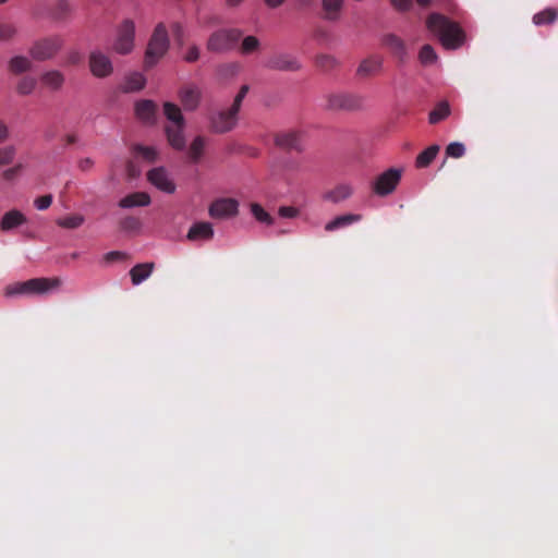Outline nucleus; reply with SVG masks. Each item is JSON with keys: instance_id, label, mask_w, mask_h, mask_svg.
<instances>
[{"instance_id": "obj_1", "label": "nucleus", "mask_w": 558, "mask_h": 558, "mask_svg": "<svg viewBox=\"0 0 558 558\" xmlns=\"http://www.w3.org/2000/svg\"><path fill=\"white\" fill-rule=\"evenodd\" d=\"M426 26L446 49H457L463 44V31L445 15L432 13L426 20Z\"/></svg>"}, {"instance_id": "obj_2", "label": "nucleus", "mask_w": 558, "mask_h": 558, "mask_svg": "<svg viewBox=\"0 0 558 558\" xmlns=\"http://www.w3.org/2000/svg\"><path fill=\"white\" fill-rule=\"evenodd\" d=\"M61 281L58 278H34L26 281H19L5 287V296L17 295H44L52 289L58 288Z\"/></svg>"}, {"instance_id": "obj_3", "label": "nucleus", "mask_w": 558, "mask_h": 558, "mask_svg": "<svg viewBox=\"0 0 558 558\" xmlns=\"http://www.w3.org/2000/svg\"><path fill=\"white\" fill-rule=\"evenodd\" d=\"M169 49V36L163 23L157 24L148 41L144 65L146 69L155 66Z\"/></svg>"}, {"instance_id": "obj_4", "label": "nucleus", "mask_w": 558, "mask_h": 558, "mask_svg": "<svg viewBox=\"0 0 558 558\" xmlns=\"http://www.w3.org/2000/svg\"><path fill=\"white\" fill-rule=\"evenodd\" d=\"M242 33L239 29H219L214 32L207 40V50L215 53L227 52L235 47Z\"/></svg>"}, {"instance_id": "obj_5", "label": "nucleus", "mask_w": 558, "mask_h": 558, "mask_svg": "<svg viewBox=\"0 0 558 558\" xmlns=\"http://www.w3.org/2000/svg\"><path fill=\"white\" fill-rule=\"evenodd\" d=\"M62 46V37H46L34 43V45L29 49V54L36 61L50 60L60 51Z\"/></svg>"}, {"instance_id": "obj_6", "label": "nucleus", "mask_w": 558, "mask_h": 558, "mask_svg": "<svg viewBox=\"0 0 558 558\" xmlns=\"http://www.w3.org/2000/svg\"><path fill=\"white\" fill-rule=\"evenodd\" d=\"M401 177V169L390 168L376 178L372 184V190L378 196H387L396 190L400 183Z\"/></svg>"}, {"instance_id": "obj_7", "label": "nucleus", "mask_w": 558, "mask_h": 558, "mask_svg": "<svg viewBox=\"0 0 558 558\" xmlns=\"http://www.w3.org/2000/svg\"><path fill=\"white\" fill-rule=\"evenodd\" d=\"M135 38V24L132 20H124L118 27L113 50L120 54H128L133 50Z\"/></svg>"}, {"instance_id": "obj_8", "label": "nucleus", "mask_w": 558, "mask_h": 558, "mask_svg": "<svg viewBox=\"0 0 558 558\" xmlns=\"http://www.w3.org/2000/svg\"><path fill=\"white\" fill-rule=\"evenodd\" d=\"M364 98L356 94L338 93L327 97V108L330 110L354 111L363 108Z\"/></svg>"}, {"instance_id": "obj_9", "label": "nucleus", "mask_w": 558, "mask_h": 558, "mask_svg": "<svg viewBox=\"0 0 558 558\" xmlns=\"http://www.w3.org/2000/svg\"><path fill=\"white\" fill-rule=\"evenodd\" d=\"M239 111L230 107L210 117V128L214 133L223 134L232 131L238 123Z\"/></svg>"}, {"instance_id": "obj_10", "label": "nucleus", "mask_w": 558, "mask_h": 558, "mask_svg": "<svg viewBox=\"0 0 558 558\" xmlns=\"http://www.w3.org/2000/svg\"><path fill=\"white\" fill-rule=\"evenodd\" d=\"M178 98L185 111H195L202 100V89L194 83H186L178 90Z\"/></svg>"}, {"instance_id": "obj_11", "label": "nucleus", "mask_w": 558, "mask_h": 558, "mask_svg": "<svg viewBox=\"0 0 558 558\" xmlns=\"http://www.w3.org/2000/svg\"><path fill=\"white\" fill-rule=\"evenodd\" d=\"M265 66L274 71L296 72L302 69V63L293 54L276 53L266 61Z\"/></svg>"}, {"instance_id": "obj_12", "label": "nucleus", "mask_w": 558, "mask_h": 558, "mask_svg": "<svg viewBox=\"0 0 558 558\" xmlns=\"http://www.w3.org/2000/svg\"><path fill=\"white\" fill-rule=\"evenodd\" d=\"M209 216L215 219H226L238 215L239 203L234 198H218L208 209Z\"/></svg>"}, {"instance_id": "obj_13", "label": "nucleus", "mask_w": 558, "mask_h": 558, "mask_svg": "<svg viewBox=\"0 0 558 558\" xmlns=\"http://www.w3.org/2000/svg\"><path fill=\"white\" fill-rule=\"evenodd\" d=\"M89 69L92 74L99 78L109 76L113 71L111 60L101 51L90 52Z\"/></svg>"}, {"instance_id": "obj_14", "label": "nucleus", "mask_w": 558, "mask_h": 558, "mask_svg": "<svg viewBox=\"0 0 558 558\" xmlns=\"http://www.w3.org/2000/svg\"><path fill=\"white\" fill-rule=\"evenodd\" d=\"M275 144L284 150L302 151V133L295 130L279 132L275 135Z\"/></svg>"}, {"instance_id": "obj_15", "label": "nucleus", "mask_w": 558, "mask_h": 558, "mask_svg": "<svg viewBox=\"0 0 558 558\" xmlns=\"http://www.w3.org/2000/svg\"><path fill=\"white\" fill-rule=\"evenodd\" d=\"M147 180L158 190L165 193H173L175 184L169 178L167 170L163 167L154 168L147 173Z\"/></svg>"}, {"instance_id": "obj_16", "label": "nucleus", "mask_w": 558, "mask_h": 558, "mask_svg": "<svg viewBox=\"0 0 558 558\" xmlns=\"http://www.w3.org/2000/svg\"><path fill=\"white\" fill-rule=\"evenodd\" d=\"M383 46L390 50V52L403 63L408 59V50L405 43L395 34H387L381 39Z\"/></svg>"}, {"instance_id": "obj_17", "label": "nucleus", "mask_w": 558, "mask_h": 558, "mask_svg": "<svg viewBox=\"0 0 558 558\" xmlns=\"http://www.w3.org/2000/svg\"><path fill=\"white\" fill-rule=\"evenodd\" d=\"M381 68L383 58L379 56H369L360 62L356 69V75L361 78L374 76L381 71Z\"/></svg>"}, {"instance_id": "obj_18", "label": "nucleus", "mask_w": 558, "mask_h": 558, "mask_svg": "<svg viewBox=\"0 0 558 558\" xmlns=\"http://www.w3.org/2000/svg\"><path fill=\"white\" fill-rule=\"evenodd\" d=\"M40 82L47 89L51 92H58L63 87L65 83V76L59 70H49L40 75Z\"/></svg>"}, {"instance_id": "obj_19", "label": "nucleus", "mask_w": 558, "mask_h": 558, "mask_svg": "<svg viewBox=\"0 0 558 558\" xmlns=\"http://www.w3.org/2000/svg\"><path fill=\"white\" fill-rule=\"evenodd\" d=\"M184 128L185 124H178L167 125L165 129L168 142L174 149L182 150L185 148Z\"/></svg>"}, {"instance_id": "obj_20", "label": "nucleus", "mask_w": 558, "mask_h": 558, "mask_svg": "<svg viewBox=\"0 0 558 558\" xmlns=\"http://www.w3.org/2000/svg\"><path fill=\"white\" fill-rule=\"evenodd\" d=\"M344 0H322L323 19L336 22L340 19Z\"/></svg>"}, {"instance_id": "obj_21", "label": "nucleus", "mask_w": 558, "mask_h": 558, "mask_svg": "<svg viewBox=\"0 0 558 558\" xmlns=\"http://www.w3.org/2000/svg\"><path fill=\"white\" fill-rule=\"evenodd\" d=\"M27 218L17 209L5 213L0 221V229L4 232L10 231L25 223Z\"/></svg>"}, {"instance_id": "obj_22", "label": "nucleus", "mask_w": 558, "mask_h": 558, "mask_svg": "<svg viewBox=\"0 0 558 558\" xmlns=\"http://www.w3.org/2000/svg\"><path fill=\"white\" fill-rule=\"evenodd\" d=\"M353 187L350 184L341 183L324 194V199L338 204L351 197Z\"/></svg>"}, {"instance_id": "obj_23", "label": "nucleus", "mask_w": 558, "mask_h": 558, "mask_svg": "<svg viewBox=\"0 0 558 558\" xmlns=\"http://www.w3.org/2000/svg\"><path fill=\"white\" fill-rule=\"evenodd\" d=\"M214 236V229L209 222H196L194 223L187 233V239L191 241L197 240H210Z\"/></svg>"}, {"instance_id": "obj_24", "label": "nucleus", "mask_w": 558, "mask_h": 558, "mask_svg": "<svg viewBox=\"0 0 558 558\" xmlns=\"http://www.w3.org/2000/svg\"><path fill=\"white\" fill-rule=\"evenodd\" d=\"M156 105L151 100H141L135 105V113L138 119L146 123H151L156 114Z\"/></svg>"}, {"instance_id": "obj_25", "label": "nucleus", "mask_w": 558, "mask_h": 558, "mask_svg": "<svg viewBox=\"0 0 558 558\" xmlns=\"http://www.w3.org/2000/svg\"><path fill=\"white\" fill-rule=\"evenodd\" d=\"M150 196L145 192H134L121 198L119 206L122 208H132L136 206H148Z\"/></svg>"}, {"instance_id": "obj_26", "label": "nucleus", "mask_w": 558, "mask_h": 558, "mask_svg": "<svg viewBox=\"0 0 558 558\" xmlns=\"http://www.w3.org/2000/svg\"><path fill=\"white\" fill-rule=\"evenodd\" d=\"M361 219H362V216L359 214H347V215L338 216L325 225V230L328 232H332L335 230L345 228L354 222H357Z\"/></svg>"}, {"instance_id": "obj_27", "label": "nucleus", "mask_w": 558, "mask_h": 558, "mask_svg": "<svg viewBox=\"0 0 558 558\" xmlns=\"http://www.w3.org/2000/svg\"><path fill=\"white\" fill-rule=\"evenodd\" d=\"M154 267V263H143L135 265L130 270L132 283L134 286H137L142 283L144 280H146L151 275Z\"/></svg>"}, {"instance_id": "obj_28", "label": "nucleus", "mask_w": 558, "mask_h": 558, "mask_svg": "<svg viewBox=\"0 0 558 558\" xmlns=\"http://www.w3.org/2000/svg\"><path fill=\"white\" fill-rule=\"evenodd\" d=\"M205 146H206V138L204 136L198 135L193 140V142L191 143L189 150H187L189 159L191 162H193V163L199 162V160L202 159V157L204 155Z\"/></svg>"}, {"instance_id": "obj_29", "label": "nucleus", "mask_w": 558, "mask_h": 558, "mask_svg": "<svg viewBox=\"0 0 558 558\" xmlns=\"http://www.w3.org/2000/svg\"><path fill=\"white\" fill-rule=\"evenodd\" d=\"M557 17L558 10L556 8H546L535 13L532 21L536 26L551 25L556 22Z\"/></svg>"}, {"instance_id": "obj_30", "label": "nucleus", "mask_w": 558, "mask_h": 558, "mask_svg": "<svg viewBox=\"0 0 558 558\" xmlns=\"http://www.w3.org/2000/svg\"><path fill=\"white\" fill-rule=\"evenodd\" d=\"M440 147L437 144L430 145L425 150L420 153L415 160L416 168H426L428 167L433 160L436 158L439 153Z\"/></svg>"}, {"instance_id": "obj_31", "label": "nucleus", "mask_w": 558, "mask_h": 558, "mask_svg": "<svg viewBox=\"0 0 558 558\" xmlns=\"http://www.w3.org/2000/svg\"><path fill=\"white\" fill-rule=\"evenodd\" d=\"M163 113L167 120L171 123L170 125L185 124L181 109L175 104L169 101L165 102Z\"/></svg>"}, {"instance_id": "obj_32", "label": "nucleus", "mask_w": 558, "mask_h": 558, "mask_svg": "<svg viewBox=\"0 0 558 558\" xmlns=\"http://www.w3.org/2000/svg\"><path fill=\"white\" fill-rule=\"evenodd\" d=\"M8 68L13 74H22L32 69V62L24 56H15L10 59Z\"/></svg>"}, {"instance_id": "obj_33", "label": "nucleus", "mask_w": 558, "mask_h": 558, "mask_svg": "<svg viewBox=\"0 0 558 558\" xmlns=\"http://www.w3.org/2000/svg\"><path fill=\"white\" fill-rule=\"evenodd\" d=\"M84 221H85V218L83 215L74 214V215H69L65 217L58 218L56 220V223L63 229L73 230V229L80 228L84 223Z\"/></svg>"}, {"instance_id": "obj_34", "label": "nucleus", "mask_w": 558, "mask_h": 558, "mask_svg": "<svg viewBox=\"0 0 558 558\" xmlns=\"http://www.w3.org/2000/svg\"><path fill=\"white\" fill-rule=\"evenodd\" d=\"M450 114V107L447 101L439 102L430 112H429V123L436 124L444 119H446Z\"/></svg>"}, {"instance_id": "obj_35", "label": "nucleus", "mask_w": 558, "mask_h": 558, "mask_svg": "<svg viewBox=\"0 0 558 558\" xmlns=\"http://www.w3.org/2000/svg\"><path fill=\"white\" fill-rule=\"evenodd\" d=\"M315 64L322 71L329 72L339 66V61L331 54L320 53L316 56Z\"/></svg>"}, {"instance_id": "obj_36", "label": "nucleus", "mask_w": 558, "mask_h": 558, "mask_svg": "<svg viewBox=\"0 0 558 558\" xmlns=\"http://www.w3.org/2000/svg\"><path fill=\"white\" fill-rule=\"evenodd\" d=\"M146 78L143 74L135 72L126 77L124 89L125 92H137L144 88Z\"/></svg>"}, {"instance_id": "obj_37", "label": "nucleus", "mask_w": 558, "mask_h": 558, "mask_svg": "<svg viewBox=\"0 0 558 558\" xmlns=\"http://www.w3.org/2000/svg\"><path fill=\"white\" fill-rule=\"evenodd\" d=\"M437 53L430 45L426 44L421 48L418 52V60L423 65H432L437 61Z\"/></svg>"}, {"instance_id": "obj_38", "label": "nucleus", "mask_w": 558, "mask_h": 558, "mask_svg": "<svg viewBox=\"0 0 558 558\" xmlns=\"http://www.w3.org/2000/svg\"><path fill=\"white\" fill-rule=\"evenodd\" d=\"M37 86V81L33 76H24L22 77L17 85H16V92L20 95L26 96L32 94Z\"/></svg>"}, {"instance_id": "obj_39", "label": "nucleus", "mask_w": 558, "mask_h": 558, "mask_svg": "<svg viewBox=\"0 0 558 558\" xmlns=\"http://www.w3.org/2000/svg\"><path fill=\"white\" fill-rule=\"evenodd\" d=\"M259 40L255 36H246L243 38L241 46H240V52L242 54H250L258 50L259 48Z\"/></svg>"}, {"instance_id": "obj_40", "label": "nucleus", "mask_w": 558, "mask_h": 558, "mask_svg": "<svg viewBox=\"0 0 558 558\" xmlns=\"http://www.w3.org/2000/svg\"><path fill=\"white\" fill-rule=\"evenodd\" d=\"M251 211L255 219L266 225H272L274 218L257 203L251 205Z\"/></svg>"}, {"instance_id": "obj_41", "label": "nucleus", "mask_w": 558, "mask_h": 558, "mask_svg": "<svg viewBox=\"0 0 558 558\" xmlns=\"http://www.w3.org/2000/svg\"><path fill=\"white\" fill-rule=\"evenodd\" d=\"M17 33L16 27L12 23L0 21V41L11 40Z\"/></svg>"}, {"instance_id": "obj_42", "label": "nucleus", "mask_w": 558, "mask_h": 558, "mask_svg": "<svg viewBox=\"0 0 558 558\" xmlns=\"http://www.w3.org/2000/svg\"><path fill=\"white\" fill-rule=\"evenodd\" d=\"M122 230L128 232H136L141 228V220L133 216H128L120 221Z\"/></svg>"}, {"instance_id": "obj_43", "label": "nucleus", "mask_w": 558, "mask_h": 558, "mask_svg": "<svg viewBox=\"0 0 558 558\" xmlns=\"http://www.w3.org/2000/svg\"><path fill=\"white\" fill-rule=\"evenodd\" d=\"M135 153L148 162L155 161L157 151L153 147L138 145L135 147Z\"/></svg>"}, {"instance_id": "obj_44", "label": "nucleus", "mask_w": 558, "mask_h": 558, "mask_svg": "<svg viewBox=\"0 0 558 558\" xmlns=\"http://www.w3.org/2000/svg\"><path fill=\"white\" fill-rule=\"evenodd\" d=\"M465 147L462 143L453 142L450 143L446 148V154L451 158H460L464 155Z\"/></svg>"}, {"instance_id": "obj_45", "label": "nucleus", "mask_w": 558, "mask_h": 558, "mask_svg": "<svg viewBox=\"0 0 558 558\" xmlns=\"http://www.w3.org/2000/svg\"><path fill=\"white\" fill-rule=\"evenodd\" d=\"M15 155V148L13 146H7L0 148V166L9 165L13 161Z\"/></svg>"}, {"instance_id": "obj_46", "label": "nucleus", "mask_w": 558, "mask_h": 558, "mask_svg": "<svg viewBox=\"0 0 558 558\" xmlns=\"http://www.w3.org/2000/svg\"><path fill=\"white\" fill-rule=\"evenodd\" d=\"M72 11V7L66 0H60L58 1L56 5V15L58 19H62L70 14Z\"/></svg>"}, {"instance_id": "obj_47", "label": "nucleus", "mask_w": 558, "mask_h": 558, "mask_svg": "<svg viewBox=\"0 0 558 558\" xmlns=\"http://www.w3.org/2000/svg\"><path fill=\"white\" fill-rule=\"evenodd\" d=\"M248 90H250V86L248 85H242L241 86L239 93L234 97V100H233V102L231 105V107L234 108V110L240 111L241 106H242V101L245 98V96L247 95Z\"/></svg>"}, {"instance_id": "obj_48", "label": "nucleus", "mask_w": 558, "mask_h": 558, "mask_svg": "<svg viewBox=\"0 0 558 558\" xmlns=\"http://www.w3.org/2000/svg\"><path fill=\"white\" fill-rule=\"evenodd\" d=\"M52 199H53L52 195L47 194V195L37 197L34 202V205L38 210H45L50 207V205L52 204Z\"/></svg>"}, {"instance_id": "obj_49", "label": "nucleus", "mask_w": 558, "mask_h": 558, "mask_svg": "<svg viewBox=\"0 0 558 558\" xmlns=\"http://www.w3.org/2000/svg\"><path fill=\"white\" fill-rule=\"evenodd\" d=\"M239 71V64L238 63H228L223 64L218 69V73L221 76H232Z\"/></svg>"}, {"instance_id": "obj_50", "label": "nucleus", "mask_w": 558, "mask_h": 558, "mask_svg": "<svg viewBox=\"0 0 558 558\" xmlns=\"http://www.w3.org/2000/svg\"><path fill=\"white\" fill-rule=\"evenodd\" d=\"M199 58V49L196 45H192L187 48L186 53L184 54L183 59L186 62H195Z\"/></svg>"}, {"instance_id": "obj_51", "label": "nucleus", "mask_w": 558, "mask_h": 558, "mask_svg": "<svg viewBox=\"0 0 558 558\" xmlns=\"http://www.w3.org/2000/svg\"><path fill=\"white\" fill-rule=\"evenodd\" d=\"M278 214L282 218H295L299 215V209L292 206H281Z\"/></svg>"}, {"instance_id": "obj_52", "label": "nucleus", "mask_w": 558, "mask_h": 558, "mask_svg": "<svg viewBox=\"0 0 558 558\" xmlns=\"http://www.w3.org/2000/svg\"><path fill=\"white\" fill-rule=\"evenodd\" d=\"M125 257H126L125 253L120 252V251H112V252H109V253L105 254L104 259L107 263H113V262H117V260H122Z\"/></svg>"}, {"instance_id": "obj_53", "label": "nucleus", "mask_w": 558, "mask_h": 558, "mask_svg": "<svg viewBox=\"0 0 558 558\" xmlns=\"http://www.w3.org/2000/svg\"><path fill=\"white\" fill-rule=\"evenodd\" d=\"M171 28H172L174 39L178 41L179 45H182L183 38H184V29H183L182 25L179 23H173Z\"/></svg>"}, {"instance_id": "obj_54", "label": "nucleus", "mask_w": 558, "mask_h": 558, "mask_svg": "<svg viewBox=\"0 0 558 558\" xmlns=\"http://www.w3.org/2000/svg\"><path fill=\"white\" fill-rule=\"evenodd\" d=\"M94 166V161L90 158H82L78 160L77 167L81 171H89Z\"/></svg>"}, {"instance_id": "obj_55", "label": "nucleus", "mask_w": 558, "mask_h": 558, "mask_svg": "<svg viewBox=\"0 0 558 558\" xmlns=\"http://www.w3.org/2000/svg\"><path fill=\"white\" fill-rule=\"evenodd\" d=\"M81 60H82L81 53L77 51H72L69 53V56L66 58V63L71 64V65H76L81 62Z\"/></svg>"}, {"instance_id": "obj_56", "label": "nucleus", "mask_w": 558, "mask_h": 558, "mask_svg": "<svg viewBox=\"0 0 558 558\" xmlns=\"http://www.w3.org/2000/svg\"><path fill=\"white\" fill-rule=\"evenodd\" d=\"M21 168L22 166L19 165L10 169H7L5 171H3L2 175L5 180H12L20 172Z\"/></svg>"}, {"instance_id": "obj_57", "label": "nucleus", "mask_w": 558, "mask_h": 558, "mask_svg": "<svg viewBox=\"0 0 558 558\" xmlns=\"http://www.w3.org/2000/svg\"><path fill=\"white\" fill-rule=\"evenodd\" d=\"M391 3L399 10H407L410 8L412 0H391Z\"/></svg>"}, {"instance_id": "obj_58", "label": "nucleus", "mask_w": 558, "mask_h": 558, "mask_svg": "<svg viewBox=\"0 0 558 558\" xmlns=\"http://www.w3.org/2000/svg\"><path fill=\"white\" fill-rule=\"evenodd\" d=\"M328 37H329V33L324 28H317L314 32V38H316L317 40H326V39H328Z\"/></svg>"}, {"instance_id": "obj_59", "label": "nucleus", "mask_w": 558, "mask_h": 558, "mask_svg": "<svg viewBox=\"0 0 558 558\" xmlns=\"http://www.w3.org/2000/svg\"><path fill=\"white\" fill-rule=\"evenodd\" d=\"M9 137L8 126L0 121V144Z\"/></svg>"}, {"instance_id": "obj_60", "label": "nucleus", "mask_w": 558, "mask_h": 558, "mask_svg": "<svg viewBox=\"0 0 558 558\" xmlns=\"http://www.w3.org/2000/svg\"><path fill=\"white\" fill-rule=\"evenodd\" d=\"M65 145H74L77 142V136L74 133L66 134L64 136Z\"/></svg>"}, {"instance_id": "obj_61", "label": "nucleus", "mask_w": 558, "mask_h": 558, "mask_svg": "<svg viewBox=\"0 0 558 558\" xmlns=\"http://www.w3.org/2000/svg\"><path fill=\"white\" fill-rule=\"evenodd\" d=\"M286 0H265L266 4L271 8H277L281 5Z\"/></svg>"}, {"instance_id": "obj_62", "label": "nucleus", "mask_w": 558, "mask_h": 558, "mask_svg": "<svg viewBox=\"0 0 558 558\" xmlns=\"http://www.w3.org/2000/svg\"><path fill=\"white\" fill-rule=\"evenodd\" d=\"M429 1H430V0H416V2H417L418 4H421V5H423V7L428 5V4H429Z\"/></svg>"}, {"instance_id": "obj_63", "label": "nucleus", "mask_w": 558, "mask_h": 558, "mask_svg": "<svg viewBox=\"0 0 558 558\" xmlns=\"http://www.w3.org/2000/svg\"><path fill=\"white\" fill-rule=\"evenodd\" d=\"M52 137H53V133L52 132H48V131L45 132V138L51 140Z\"/></svg>"}, {"instance_id": "obj_64", "label": "nucleus", "mask_w": 558, "mask_h": 558, "mask_svg": "<svg viewBox=\"0 0 558 558\" xmlns=\"http://www.w3.org/2000/svg\"><path fill=\"white\" fill-rule=\"evenodd\" d=\"M129 172L131 175H134V170H133V167L131 165H129Z\"/></svg>"}]
</instances>
